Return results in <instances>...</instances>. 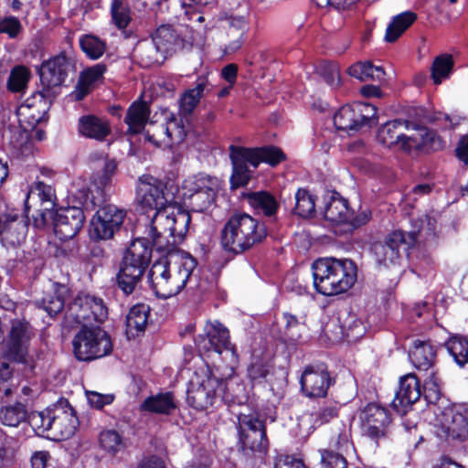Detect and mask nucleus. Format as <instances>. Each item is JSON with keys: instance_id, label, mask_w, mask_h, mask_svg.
Wrapping results in <instances>:
<instances>
[{"instance_id": "nucleus-1", "label": "nucleus", "mask_w": 468, "mask_h": 468, "mask_svg": "<svg viewBox=\"0 0 468 468\" xmlns=\"http://www.w3.org/2000/svg\"><path fill=\"white\" fill-rule=\"evenodd\" d=\"M136 200L144 209H155L146 233L157 250L181 243L187 232L190 215L175 202V193L163 181L143 176L136 186Z\"/></svg>"}, {"instance_id": "nucleus-2", "label": "nucleus", "mask_w": 468, "mask_h": 468, "mask_svg": "<svg viewBox=\"0 0 468 468\" xmlns=\"http://www.w3.org/2000/svg\"><path fill=\"white\" fill-rule=\"evenodd\" d=\"M178 243L171 244L165 250H157L166 253L156 261L150 268L148 282L155 295L168 299L178 294L192 282L197 261L189 253L175 250Z\"/></svg>"}, {"instance_id": "nucleus-3", "label": "nucleus", "mask_w": 468, "mask_h": 468, "mask_svg": "<svg viewBox=\"0 0 468 468\" xmlns=\"http://www.w3.org/2000/svg\"><path fill=\"white\" fill-rule=\"evenodd\" d=\"M312 271L315 290L326 296L347 292L357 278L356 264L347 259H318L312 264Z\"/></svg>"}, {"instance_id": "nucleus-4", "label": "nucleus", "mask_w": 468, "mask_h": 468, "mask_svg": "<svg viewBox=\"0 0 468 468\" xmlns=\"http://www.w3.org/2000/svg\"><path fill=\"white\" fill-rule=\"evenodd\" d=\"M264 226L250 215L235 214L229 218L221 233V244L226 250L241 253L266 237Z\"/></svg>"}, {"instance_id": "nucleus-5", "label": "nucleus", "mask_w": 468, "mask_h": 468, "mask_svg": "<svg viewBox=\"0 0 468 468\" xmlns=\"http://www.w3.org/2000/svg\"><path fill=\"white\" fill-rule=\"evenodd\" d=\"M144 235V237L135 239L130 243L124 252L117 275L118 286L127 295L133 292L150 262L152 248L149 243L151 242L156 249L153 240L149 239L146 229Z\"/></svg>"}, {"instance_id": "nucleus-6", "label": "nucleus", "mask_w": 468, "mask_h": 468, "mask_svg": "<svg viewBox=\"0 0 468 468\" xmlns=\"http://www.w3.org/2000/svg\"><path fill=\"white\" fill-rule=\"evenodd\" d=\"M229 151L233 166L230 181L235 188L243 186L249 182L250 171L248 168V164L254 168L261 163H266L274 166L285 158L283 153L275 146L251 149L231 145Z\"/></svg>"}, {"instance_id": "nucleus-7", "label": "nucleus", "mask_w": 468, "mask_h": 468, "mask_svg": "<svg viewBox=\"0 0 468 468\" xmlns=\"http://www.w3.org/2000/svg\"><path fill=\"white\" fill-rule=\"evenodd\" d=\"M34 335V330L26 319H10L8 333L3 340L5 356L8 359L32 366L34 354L31 340Z\"/></svg>"}, {"instance_id": "nucleus-8", "label": "nucleus", "mask_w": 468, "mask_h": 468, "mask_svg": "<svg viewBox=\"0 0 468 468\" xmlns=\"http://www.w3.org/2000/svg\"><path fill=\"white\" fill-rule=\"evenodd\" d=\"M73 350L79 360L88 361L109 355L112 345L108 334L101 328L83 326L74 336Z\"/></svg>"}, {"instance_id": "nucleus-9", "label": "nucleus", "mask_w": 468, "mask_h": 468, "mask_svg": "<svg viewBox=\"0 0 468 468\" xmlns=\"http://www.w3.org/2000/svg\"><path fill=\"white\" fill-rule=\"evenodd\" d=\"M107 314V308L102 299L80 292L68 303L65 319L69 325L80 324L87 326L92 322L104 321Z\"/></svg>"}, {"instance_id": "nucleus-10", "label": "nucleus", "mask_w": 468, "mask_h": 468, "mask_svg": "<svg viewBox=\"0 0 468 468\" xmlns=\"http://www.w3.org/2000/svg\"><path fill=\"white\" fill-rule=\"evenodd\" d=\"M417 239V233L394 230L388 233L383 240L375 242L371 250L377 262L385 267L399 263L400 250L412 247Z\"/></svg>"}, {"instance_id": "nucleus-11", "label": "nucleus", "mask_w": 468, "mask_h": 468, "mask_svg": "<svg viewBox=\"0 0 468 468\" xmlns=\"http://www.w3.org/2000/svg\"><path fill=\"white\" fill-rule=\"evenodd\" d=\"M126 210L110 204L97 210L89 225V235L94 240H108L118 232L126 217Z\"/></svg>"}, {"instance_id": "nucleus-12", "label": "nucleus", "mask_w": 468, "mask_h": 468, "mask_svg": "<svg viewBox=\"0 0 468 468\" xmlns=\"http://www.w3.org/2000/svg\"><path fill=\"white\" fill-rule=\"evenodd\" d=\"M145 139L157 147L170 148L181 143L186 135L182 121L171 112H165L164 122H151L146 128Z\"/></svg>"}, {"instance_id": "nucleus-13", "label": "nucleus", "mask_w": 468, "mask_h": 468, "mask_svg": "<svg viewBox=\"0 0 468 468\" xmlns=\"http://www.w3.org/2000/svg\"><path fill=\"white\" fill-rule=\"evenodd\" d=\"M377 109L369 103H354L341 107L334 115L335 127L339 131H357L375 122Z\"/></svg>"}, {"instance_id": "nucleus-14", "label": "nucleus", "mask_w": 468, "mask_h": 468, "mask_svg": "<svg viewBox=\"0 0 468 468\" xmlns=\"http://www.w3.org/2000/svg\"><path fill=\"white\" fill-rule=\"evenodd\" d=\"M362 433L375 441L386 439L391 429V418L387 409L367 404L359 413Z\"/></svg>"}, {"instance_id": "nucleus-15", "label": "nucleus", "mask_w": 468, "mask_h": 468, "mask_svg": "<svg viewBox=\"0 0 468 468\" xmlns=\"http://www.w3.org/2000/svg\"><path fill=\"white\" fill-rule=\"evenodd\" d=\"M438 421L446 438L468 439V407L445 409Z\"/></svg>"}, {"instance_id": "nucleus-16", "label": "nucleus", "mask_w": 468, "mask_h": 468, "mask_svg": "<svg viewBox=\"0 0 468 468\" xmlns=\"http://www.w3.org/2000/svg\"><path fill=\"white\" fill-rule=\"evenodd\" d=\"M85 221L83 209L69 207L57 211L54 218V232L60 240L74 238L81 229Z\"/></svg>"}, {"instance_id": "nucleus-17", "label": "nucleus", "mask_w": 468, "mask_h": 468, "mask_svg": "<svg viewBox=\"0 0 468 468\" xmlns=\"http://www.w3.org/2000/svg\"><path fill=\"white\" fill-rule=\"evenodd\" d=\"M116 168L115 161L105 162L102 173L94 177L88 193L84 195V200L81 203L86 209H92L106 200L107 188L111 185Z\"/></svg>"}, {"instance_id": "nucleus-18", "label": "nucleus", "mask_w": 468, "mask_h": 468, "mask_svg": "<svg viewBox=\"0 0 468 468\" xmlns=\"http://www.w3.org/2000/svg\"><path fill=\"white\" fill-rule=\"evenodd\" d=\"M48 97L44 91H38L27 98L16 110V116L25 129L33 128L40 122L48 109Z\"/></svg>"}, {"instance_id": "nucleus-19", "label": "nucleus", "mask_w": 468, "mask_h": 468, "mask_svg": "<svg viewBox=\"0 0 468 468\" xmlns=\"http://www.w3.org/2000/svg\"><path fill=\"white\" fill-rule=\"evenodd\" d=\"M79 421L73 409L68 403H60L53 407L52 427L48 438L65 440L71 437L78 427Z\"/></svg>"}, {"instance_id": "nucleus-20", "label": "nucleus", "mask_w": 468, "mask_h": 468, "mask_svg": "<svg viewBox=\"0 0 468 468\" xmlns=\"http://www.w3.org/2000/svg\"><path fill=\"white\" fill-rule=\"evenodd\" d=\"M69 60L65 54L58 56L42 63L39 69L40 81L44 93L49 96V90L59 87L67 77Z\"/></svg>"}, {"instance_id": "nucleus-21", "label": "nucleus", "mask_w": 468, "mask_h": 468, "mask_svg": "<svg viewBox=\"0 0 468 468\" xmlns=\"http://www.w3.org/2000/svg\"><path fill=\"white\" fill-rule=\"evenodd\" d=\"M301 386L305 396L309 398H323L327 394L330 378L324 366L308 367L301 378Z\"/></svg>"}, {"instance_id": "nucleus-22", "label": "nucleus", "mask_w": 468, "mask_h": 468, "mask_svg": "<svg viewBox=\"0 0 468 468\" xmlns=\"http://www.w3.org/2000/svg\"><path fill=\"white\" fill-rule=\"evenodd\" d=\"M246 425L247 430L242 431L240 441L242 450L246 454L260 453L263 454L267 451V438L265 427L262 421L250 418Z\"/></svg>"}, {"instance_id": "nucleus-23", "label": "nucleus", "mask_w": 468, "mask_h": 468, "mask_svg": "<svg viewBox=\"0 0 468 468\" xmlns=\"http://www.w3.org/2000/svg\"><path fill=\"white\" fill-rule=\"evenodd\" d=\"M421 395L419 381L415 375L408 374L400 378L399 388L392 400L393 409L405 414L407 409L419 400Z\"/></svg>"}, {"instance_id": "nucleus-24", "label": "nucleus", "mask_w": 468, "mask_h": 468, "mask_svg": "<svg viewBox=\"0 0 468 468\" xmlns=\"http://www.w3.org/2000/svg\"><path fill=\"white\" fill-rule=\"evenodd\" d=\"M207 337L213 350L218 354H224V359L229 364L238 361V355L234 346L229 342L228 329L220 323L215 322L207 325Z\"/></svg>"}, {"instance_id": "nucleus-25", "label": "nucleus", "mask_w": 468, "mask_h": 468, "mask_svg": "<svg viewBox=\"0 0 468 468\" xmlns=\"http://www.w3.org/2000/svg\"><path fill=\"white\" fill-rule=\"evenodd\" d=\"M409 130V122L393 120L382 125L378 133V140L387 147H398L409 153L407 140L410 135L405 133Z\"/></svg>"}, {"instance_id": "nucleus-26", "label": "nucleus", "mask_w": 468, "mask_h": 468, "mask_svg": "<svg viewBox=\"0 0 468 468\" xmlns=\"http://www.w3.org/2000/svg\"><path fill=\"white\" fill-rule=\"evenodd\" d=\"M352 211L347 201L338 194H333L324 203V218L330 226H346L350 221Z\"/></svg>"}, {"instance_id": "nucleus-27", "label": "nucleus", "mask_w": 468, "mask_h": 468, "mask_svg": "<svg viewBox=\"0 0 468 468\" xmlns=\"http://www.w3.org/2000/svg\"><path fill=\"white\" fill-rule=\"evenodd\" d=\"M405 144L408 145L409 153L421 149L437 151L444 147V142L436 132L425 127L418 128L413 133L410 134Z\"/></svg>"}, {"instance_id": "nucleus-28", "label": "nucleus", "mask_w": 468, "mask_h": 468, "mask_svg": "<svg viewBox=\"0 0 468 468\" xmlns=\"http://www.w3.org/2000/svg\"><path fill=\"white\" fill-rule=\"evenodd\" d=\"M78 127L81 135L97 141L104 140L111 133L109 121L92 114L80 117Z\"/></svg>"}, {"instance_id": "nucleus-29", "label": "nucleus", "mask_w": 468, "mask_h": 468, "mask_svg": "<svg viewBox=\"0 0 468 468\" xmlns=\"http://www.w3.org/2000/svg\"><path fill=\"white\" fill-rule=\"evenodd\" d=\"M27 226L18 216L8 214L0 227L2 239L11 246L19 245L26 238Z\"/></svg>"}, {"instance_id": "nucleus-30", "label": "nucleus", "mask_w": 468, "mask_h": 468, "mask_svg": "<svg viewBox=\"0 0 468 468\" xmlns=\"http://www.w3.org/2000/svg\"><path fill=\"white\" fill-rule=\"evenodd\" d=\"M410 359L419 370L428 371L435 363L436 350L430 341L415 340Z\"/></svg>"}, {"instance_id": "nucleus-31", "label": "nucleus", "mask_w": 468, "mask_h": 468, "mask_svg": "<svg viewBox=\"0 0 468 468\" xmlns=\"http://www.w3.org/2000/svg\"><path fill=\"white\" fill-rule=\"evenodd\" d=\"M55 192L53 187L42 181H36L30 187L27 198L26 207L39 203L40 210H50L54 206Z\"/></svg>"}, {"instance_id": "nucleus-32", "label": "nucleus", "mask_w": 468, "mask_h": 468, "mask_svg": "<svg viewBox=\"0 0 468 468\" xmlns=\"http://www.w3.org/2000/svg\"><path fill=\"white\" fill-rule=\"evenodd\" d=\"M176 408L171 392L158 393L147 397L140 405V410L153 414L169 415Z\"/></svg>"}, {"instance_id": "nucleus-33", "label": "nucleus", "mask_w": 468, "mask_h": 468, "mask_svg": "<svg viewBox=\"0 0 468 468\" xmlns=\"http://www.w3.org/2000/svg\"><path fill=\"white\" fill-rule=\"evenodd\" d=\"M150 115V109L145 101H137L130 105L127 110L124 122L128 126L127 133H139L144 130Z\"/></svg>"}, {"instance_id": "nucleus-34", "label": "nucleus", "mask_w": 468, "mask_h": 468, "mask_svg": "<svg viewBox=\"0 0 468 468\" xmlns=\"http://www.w3.org/2000/svg\"><path fill=\"white\" fill-rule=\"evenodd\" d=\"M165 54L172 55L183 47V40L176 30L167 25L159 27L151 37Z\"/></svg>"}, {"instance_id": "nucleus-35", "label": "nucleus", "mask_w": 468, "mask_h": 468, "mask_svg": "<svg viewBox=\"0 0 468 468\" xmlns=\"http://www.w3.org/2000/svg\"><path fill=\"white\" fill-rule=\"evenodd\" d=\"M150 308L145 304L133 306L126 317V333L135 337L143 333L146 327Z\"/></svg>"}, {"instance_id": "nucleus-36", "label": "nucleus", "mask_w": 468, "mask_h": 468, "mask_svg": "<svg viewBox=\"0 0 468 468\" xmlns=\"http://www.w3.org/2000/svg\"><path fill=\"white\" fill-rule=\"evenodd\" d=\"M417 19V15L412 11L402 12L392 17L387 27L385 40L396 41Z\"/></svg>"}, {"instance_id": "nucleus-37", "label": "nucleus", "mask_w": 468, "mask_h": 468, "mask_svg": "<svg viewBox=\"0 0 468 468\" xmlns=\"http://www.w3.org/2000/svg\"><path fill=\"white\" fill-rule=\"evenodd\" d=\"M68 294L69 289L65 285H56L54 291L46 293L37 304L50 316H54L63 310Z\"/></svg>"}, {"instance_id": "nucleus-38", "label": "nucleus", "mask_w": 468, "mask_h": 468, "mask_svg": "<svg viewBox=\"0 0 468 468\" xmlns=\"http://www.w3.org/2000/svg\"><path fill=\"white\" fill-rule=\"evenodd\" d=\"M137 52L144 67L162 64L167 58V54L163 52L153 38L139 43Z\"/></svg>"}, {"instance_id": "nucleus-39", "label": "nucleus", "mask_w": 468, "mask_h": 468, "mask_svg": "<svg viewBox=\"0 0 468 468\" xmlns=\"http://www.w3.org/2000/svg\"><path fill=\"white\" fill-rule=\"evenodd\" d=\"M106 70L102 64H97L84 70L79 80L76 98L81 100L100 81Z\"/></svg>"}, {"instance_id": "nucleus-40", "label": "nucleus", "mask_w": 468, "mask_h": 468, "mask_svg": "<svg viewBox=\"0 0 468 468\" xmlns=\"http://www.w3.org/2000/svg\"><path fill=\"white\" fill-rule=\"evenodd\" d=\"M249 204L265 216H273L279 208L275 197L267 192H255L248 196Z\"/></svg>"}, {"instance_id": "nucleus-41", "label": "nucleus", "mask_w": 468, "mask_h": 468, "mask_svg": "<svg viewBox=\"0 0 468 468\" xmlns=\"http://www.w3.org/2000/svg\"><path fill=\"white\" fill-rule=\"evenodd\" d=\"M350 76L362 80H381L385 72L381 67L374 66L369 61L357 62L348 69Z\"/></svg>"}, {"instance_id": "nucleus-42", "label": "nucleus", "mask_w": 468, "mask_h": 468, "mask_svg": "<svg viewBox=\"0 0 468 468\" xmlns=\"http://www.w3.org/2000/svg\"><path fill=\"white\" fill-rule=\"evenodd\" d=\"M100 447L108 454L113 456L125 448V442L122 435L113 430L101 432L99 436Z\"/></svg>"}, {"instance_id": "nucleus-43", "label": "nucleus", "mask_w": 468, "mask_h": 468, "mask_svg": "<svg viewBox=\"0 0 468 468\" xmlns=\"http://www.w3.org/2000/svg\"><path fill=\"white\" fill-rule=\"evenodd\" d=\"M28 418L26 406L22 403L5 406L1 409V422L9 427H17Z\"/></svg>"}, {"instance_id": "nucleus-44", "label": "nucleus", "mask_w": 468, "mask_h": 468, "mask_svg": "<svg viewBox=\"0 0 468 468\" xmlns=\"http://www.w3.org/2000/svg\"><path fill=\"white\" fill-rule=\"evenodd\" d=\"M53 408L33 412L28 416V422L33 430L41 436L50 434L52 427Z\"/></svg>"}, {"instance_id": "nucleus-45", "label": "nucleus", "mask_w": 468, "mask_h": 468, "mask_svg": "<svg viewBox=\"0 0 468 468\" xmlns=\"http://www.w3.org/2000/svg\"><path fill=\"white\" fill-rule=\"evenodd\" d=\"M456 364L463 367L468 363V340L462 336H452L445 344Z\"/></svg>"}, {"instance_id": "nucleus-46", "label": "nucleus", "mask_w": 468, "mask_h": 468, "mask_svg": "<svg viewBox=\"0 0 468 468\" xmlns=\"http://www.w3.org/2000/svg\"><path fill=\"white\" fill-rule=\"evenodd\" d=\"M294 212L302 218H309L315 212V197L306 189L295 194Z\"/></svg>"}, {"instance_id": "nucleus-47", "label": "nucleus", "mask_w": 468, "mask_h": 468, "mask_svg": "<svg viewBox=\"0 0 468 468\" xmlns=\"http://www.w3.org/2000/svg\"><path fill=\"white\" fill-rule=\"evenodd\" d=\"M453 67L451 55L443 54L437 57L431 66V77L435 84H440L442 80L449 78Z\"/></svg>"}, {"instance_id": "nucleus-48", "label": "nucleus", "mask_w": 468, "mask_h": 468, "mask_svg": "<svg viewBox=\"0 0 468 468\" xmlns=\"http://www.w3.org/2000/svg\"><path fill=\"white\" fill-rule=\"evenodd\" d=\"M247 22L243 16L232 17L229 20V35L232 37L237 36L238 38L233 42L229 43V45L227 48V52L233 53L239 49L243 43V36L245 31L247 30Z\"/></svg>"}, {"instance_id": "nucleus-49", "label": "nucleus", "mask_w": 468, "mask_h": 468, "mask_svg": "<svg viewBox=\"0 0 468 468\" xmlns=\"http://www.w3.org/2000/svg\"><path fill=\"white\" fill-rule=\"evenodd\" d=\"M16 450V440L0 431V468H5L13 463Z\"/></svg>"}, {"instance_id": "nucleus-50", "label": "nucleus", "mask_w": 468, "mask_h": 468, "mask_svg": "<svg viewBox=\"0 0 468 468\" xmlns=\"http://www.w3.org/2000/svg\"><path fill=\"white\" fill-rule=\"evenodd\" d=\"M30 71L24 66L15 67L9 75L7 88L13 92L23 91L29 80Z\"/></svg>"}, {"instance_id": "nucleus-51", "label": "nucleus", "mask_w": 468, "mask_h": 468, "mask_svg": "<svg viewBox=\"0 0 468 468\" xmlns=\"http://www.w3.org/2000/svg\"><path fill=\"white\" fill-rule=\"evenodd\" d=\"M424 396L430 402L437 401L441 395L442 381L437 372H430L424 379Z\"/></svg>"}, {"instance_id": "nucleus-52", "label": "nucleus", "mask_w": 468, "mask_h": 468, "mask_svg": "<svg viewBox=\"0 0 468 468\" xmlns=\"http://www.w3.org/2000/svg\"><path fill=\"white\" fill-rule=\"evenodd\" d=\"M204 81H200L195 89L185 92L181 98L180 110L184 114H189L197 105L204 90Z\"/></svg>"}, {"instance_id": "nucleus-53", "label": "nucleus", "mask_w": 468, "mask_h": 468, "mask_svg": "<svg viewBox=\"0 0 468 468\" xmlns=\"http://www.w3.org/2000/svg\"><path fill=\"white\" fill-rule=\"evenodd\" d=\"M80 44L82 51L92 59L99 58L105 51V44L94 36L81 37Z\"/></svg>"}, {"instance_id": "nucleus-54", "label": "nucleus", "mask_w": 468, "mask_h": 468, "mask_svg": "<svg viewBox=\"0 0 468 468\" xmlns=\"http://www.w3.org/2000/svg\"><path fill=\"white\" fill-rule=\"evenodd\" d=\"M186 17L193 22L201 24L204 21V4L202 0H184L182 2Z\"/></svg>"}, {"instance_id": "nucleus-55", "label": "nucleus", "mask_w": 468, "mask_h": 468, "mask_svg": "<svg viewBox=\"0 0 468 468\" xmlns=\"http://www.w3.org/2000/svg\"><path fill=\"white\" fill-rule=\"evenodd\" d=\"M112 16L118 28H125L130 22V14L123 0H112Z\"/></svg>"}, {"instance_id": "nucleus-56", "label": "nucleus", "mask_w": 468, "mask_h": 468, "mask_svg": "<svg viewBox=\"0 0 468 468\" xmlns=\"http://www.w3.org/2000/svg\"><path fill=\"white\" fill-rule=\"evenodd\" d=\"M322 463L324 468H348L347 462L343 454L332 450L322 452Z\"/></svg>"}, {"instance_id": "nucleus-57", "label": "nucleus", "mask_w": 468, "mask_h": 468, "mask_svg": "<svg viewBox=\"0 0 468 468\" xmlns=\"http://www.w3.org/2000/svg\"><path fill=\"white\" fill-rule=\"evenodd\" d=\"M22 31V25L16 16H7L0 20V33L6 34L10 38H16Z\"/></svg>"}, {"instance_id": "nucleus-58", "label": "nucleus", "mask_w": 468, "mask_h": 468, "mask_svg": "<svg viewBox=\"0 0 468 468\" xmlns=\"http://www.w3.org/2000/svg\"><path fill=\"white\" fill-rule=\"evenodd\" d=\"M337 415V408L334 404H329L320 409L314 414H312L313 423L314 427L321 426L329 422Z\"/></svg>"}, {"instance_id": "nucleus-59", "label": "nucleus", "mask_w": 468, "mask_h": 468, "mask_svg": "<svg viewBox=\"0 0 468 468\" xmlns=\"http://www.w3.org/2000/svg\"><path fill=\"white\" fill-rule=\"evenodd\" d=\"M205 395L204 379L197 373L189 380L187 388V399L195 401L196 399H202Z\"/></svg>"}, {"instance_id": "nucleus-60", "label": "nucleus", "mask_w": 468, "mask_h": 468, "mask_svg": "<svg viewBox=\"0 0 468 468\" xmlns=\"http://www.w3.org/2000/svg\"><path fill=\"white\" fill-rule=\"evenodd\" d=\"M331 447L335 449L337 453H349L353 451L354 446L350 441V434L347 431L340 432L337 438H333L331 441Z\"/></svg>"}, {"instance_id": "nucleus-61", "label": "nucleus", "mask_w": 468, "mask_h": 468, "mask_svg": "<svg viewBox=\"0 0 468 468\" xmlns=\"http://www.w3.org/2000/svg\"><path fill=\"white\" fill-rule=\"evenodd\" d=\"M85 393L89 404L96 409H102L104 406L112 404L114 399V397L112 394H101L89 390Z\"/></svg>"}, {"instance_id": "nucleus-62", "label": "nucleus", "mask_w": 468, "mask_h": 468, "mask_svg": "<svg viewBox=\"0 0 468 468\" xmlns=\"http://www.w3.org/2000/svg\"><path fill=\"white\" fill-rule=\"evenodd\" d=\"M267 373V365L258 358L255 359L248 368V376L253 381L264 378Z\"/></svg>"}, {"instance_id": "nucleus-63", "label": "nucleus", "mask_w": 468, "mask_h": 468, "mask_svg": "<svg viewBox=\"0 0 468 468\" xmlns=\"http://www.w3.org/2000/svg\"><path fill=\"white\" fill-rule=\"evenodd\" d=\"M325 82L333 88L340 84V72L338 67L335 64H329L324 67L322 72Z\"/></svg>"}, {"instance_id": "nucleus-64", "label": "nucleus", "mask_w": 468, "mask_h": 468, "mask_svg": "<svg viewBox=\"0 0 468 468\" xmlns=\"http://www.w3.org/2000/svg\"><path fill=\"white\" fill-rule=\"evenodd\" d=\"M183 187L192 194L199 193L205 187V176L202 174L189 176L184 181Z\"/></svg>"}]
</instances>
